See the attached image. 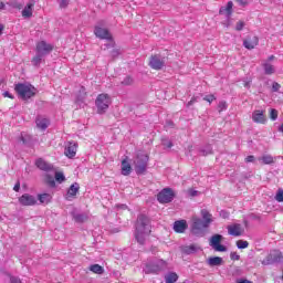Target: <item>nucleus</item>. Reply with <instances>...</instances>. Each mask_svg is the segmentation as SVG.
Masks as SVG:
<instances>
[{"label":"nucleus","mask_w":283,"mask_h":283,"mask_svg":"<svg viewBox=\"0 0 283 283\" xmlns=\"http://www.w3.org/2000/svg\"><path fill=\"white\" fill-rule=\"evenodd\" d=\"M151 233V220L145 214H139L135 223V240L138 244H145V240Z\"/></svg>","instance_id":"obj_1"},{"label":"nucleus","mask_w":283,"mask_h":283,"mask_svg":"<svg viewBox=\"0 0 283 283\" xmlns=\"http://www.w3.org/2000/svg\"><path fill=\"white\" fill-rule=\"evenodd\" d=\"M207 229H209V226H207L202 219L192 217V223L190 227L192 235H196L197 238H205V235H207Z\"/></svg>","instance_id":"obj_2"},{"label":"nucleus","mask_w":283,"mask_h":283,"mask_svg":"<svg viewBox=\"0 0 283 283\" xmlns=\"http://www.w3.org/2000/svg\"><path fill=\"white\" fill-rule=\"evenodd\" d=\"M149 163V156L145 153H138L134 158L133 165L135 167V171L138 176L145 174L147 171V165Z\"/></svg>","instance_id":"obj_3"},{"label":"nucleus","mask_w":283,"mask_h":283,"mask_svg":"<svg viewBox=\"0 0 283 283\" xmlns=\"http://www.w3.org/2000/svg\"><path fill=\"white\" fill-rule=\"evenodd\" d=\"M14 90L23 101H28L29 98H32V96H36V87L31 84H17Z\"/></svg>","instance_id":"obj_4"},{"label":"nucleus","mask_w":283,"mask_h":283,"mask_svg":"<svg viewBox=\"0 0 283 283\" xmlns=\"http://www.w3.org/2000/svg\"><path fill=\"white\" fill-rule=\"evenodd\" d=\"M112 105V97L108 94L102 93L97 95L95 99V107H97V114H106Z\"/></svg>","instance_id":"obj_5"},{"label":"nucleus","mask_w":283,"mask_h":283,"mask_svg":"<svg viewBox=\"0 0 283 283\" xmlns=\"http://www.w3.org/2000/svg\"><path fill=\"white\" fill-rule=\"evenodd\" d=\"M167 269V261L161 259H155L154 261L146 264L144 268L145 273H160V271H165Z\"/></svg>","instance_id":"obj_6"},{"label":"nucleus","mask_w":283,"mask_h":283,"mask_svg":"<svg viewBox=\"0 0 283 283\" xmlns=\"http://www.w3.org/2000/svg\"><path fill=\"white\" fill-rule=\"evenodd\" d=\"M276 262H283L282 252L277 250H272L268 256L262 261L264 266H269V264H275Z\"/></svg>","instance_id":"obj_7"},{"label":"nucleus","mask_w":283,"mask_h":283,"mask_svg":"<svg viewBox=\"0 0 283 283\" xmlns=\"http://www.w3.org/2000/svg\"><path fill=\"white\" fill-rule=\"evenodd\" d=\"M94 34L97 39H102L105 41H112V33L109 30L103 28V23H97L94 28Z\"/></svg>","instance_id":"obj_8"},{"label":"nucleus","mask_w":283,"mask_h":283,"mask_svg":"<svg viewBox=\"0 0 283 283\" xmlns=\"http://www.w3.org/2000/svg\"><path fill=\"white\" fill-rule=\"evenodd\" d=\"M157 200L160 205H167L174 200V190L171 188H165L157 195Z\"/></svg>","instance_id":"obj_9"},{"label":"nucleus","mask_w":283,"mask_h":283,"mask_svg":"<svg viewBox=\"0 0 283 283\" xmlns=\"http://www.w3.org/2000/svg\"><path fill=\"white\" fill-rule=\"evenodd\" d=\"M222 242V234H214L210 239V247L214 249V251L224 252L227 251V247L220 244Z\"/></svg>","instance_id":"obj_10"},{"label":"nucleus","mask_w":283,"mask_h":283,"mask_svg":"<svg viewBox=\"0 0 283 283\" xmlns=\"http://www.w3.org/2000/svg\"><path fill=\"white\" fill-rule=\"evenodd\" d=\"M52 50H54V45H52L45 41L38 42L36 46H35V52H40L42 54V56H48V54H50V52H52Z\"/></svg>","instance_id":"obj_11"},{"label":"nucleus","mask_w":283,"mask_h":283,"mask_svg":"<svg viewBox=\"0 0 283 283\" xmlns=\"http://www.w3.org/2000/svg\"><path fill=\"white\" fill-rule=\"evenodd\" d=\"M149 66L153 70H163V67H165V57L160 55H151Z\"/></svg>","instance_id":"obj_12"},{"label":"nucleus","mask_w":283,"mask_h":283,"mask_svg":"<svg viewBox=\"0 0 283 283\" xmlns=\"http://www.w3.org/2000/svg\"><path fill=\"white\" fill-rule=\"evenodd\" d=\"M258 43H260V39L255 35H248L247 39L243 40V46L245 50H255V48H258Z\"/></svg>","instance_id":"obj_13"},{"label":"nucleus","mask_w":283,"mask_h":283,"mask_svg":"<svg viewBox=\"0 0 283 283\" xmlns=\"http://www.w3.org/2000/svg\"><path fill=\"white\" fill-rule=\"evenodd\" d=\"M19 202L22 207H33L36 203V199L30 193H24L19 198Z\"/></svg>","instance_id":"obj_14"},{"label":"nucleus","mask_w":283,"mask_h":283,"mask_svg":"<svg viewBox=\"0 0 283 283\" xmlns=\"http://www.w3.org/2000/svg\"><path fill=\"white\" fill-rule=\"evenodd\" d=\"M36 3V1L34 0H30L27 6L24 7V9L22 10V17L23 19H32V14L34 12V4Z\"/></svg>","instance_id":"obj_15"},{"label":"nucleus","mask_w":283,"mask_h":283,"mask_svg":"<svg viewBox=\"0 0 283 283\" xmlns=\"http://www.w3.org/2000/svg\"><path fill=\"white\" fill-rule=\"evenodd\" d=\"M78 149V145L74 142H69L67 146L65 147L64 154L67 158H74L76 156V151Z\"/></svg>","instance_id":"obj_16"},{"label":"nucleus","mask_w":283,"mask_h":283,"mask_svg":"<svg viewBox=\"0 0 283 283\" xmlns=\"http://www.w3.org/2000/svg\"><path fill=\"white\" fill-rule=\"evenodd\" d=\"M81 190V185L78 182H74L70 186L67 193H66V200H74L76 198V193Z\"/></svg>","instance_id":"obj_17"},{"label":"nucleus","mask_w":283,"mask_h":283,"mask_svg":"<svg viewBox=\"0 0 283 283\" xmlns=\"http://www.w3.org/2000/svg\"><path fill=\"white\" fill-rule=\"evenodd\" d=\"M243 231L244 230L242 229V226L240 223L228 226V233L230 235H234V238L242 235Z\"/></svg>","instance_id":"obj_18"},{"label":"nucleus","mask_w":283,"mask_h":283,"mask_svg":"<svg viewBox=\"0 0 283 283\" xmlns=\"http://www.w3.org/2000/svg\"><path fill=\"white\" fill-rule=\"evenodd\" d=\"M253 123H258L264 125L266 123V115H264V111H254L252 113Z\"/></svg>","instance_id":"obj_19"},{"label":"nucleus","mask_w":283,"mask_h":283,"mask_svg":"<svg viewBox=\"0 0 283 283\" xmlns=\"http://www.w3.org/2000/svg\"><path fill=\"white\" fill-rule=\"evenodd\" d=\"M187 228L188 226L186 220H178L174 223V231H176V233H185V231H187Z\"/></svg>","instance_id":"obj_20"},{"label":"nucleus","mask_w":283,"mask_h":283,"mask_svg":"<svg viewBox=\"0 0 283 283\" xmlns=\"http://www.w3.org/2000/svg\"><path fill=\"white\" fill-rule=\"evenodd\" d=\"M86 98H87V92L85 91V87L82 86L76 95L75 103L81 107V105L85 103Z\"/></svg>","instance_id":"obj_21"},{"label":"nucleus","mask_w":283,"mask_h":283,"mask_svg":"<svg viewBox=\"0 0 283 283\" xmlns=\"http://www.w3.org/2000/svg\"><path fill=\"white\" fill-rule=\"evenodd\" d=\"M201 218H202V222H205L208 227H211V222H213V216L210 213L209 210L202 209Z\"/></svg>","instance_id":"obj_22"},{"label":"nucleus","mask_w":283,"mask_h":283,"mask_svg":"<svg viewBox=\"0 0 283 283\" xmlns=\"http://www.w3.org/2000/svg\"><path fill=\"white\" fill-rule=\"evenodd\" d=\"M36 123V127H39V129H48V127L50 126V119L42 117V116H38L35 119Z\"/></svg>","instance_id":"obj_23"},{"label":"nucleus","mask_w":283,"mask_h":283,"mask_svg":"<svg viewBox=\"0 0 283 283\" xmlns=\"http://www.w3.org/2000/svg\"><path fill=\"white\" fill-rule=\"evenodd\" d=\"M219 13L226 14L227 17H231V14L233 13V2L229 1L226 7H222L219 10Z\"/></svg>","instance_id":"obj_24"},{"label":"nucleus","mask_w":283,"mask_h":283,"mask_svg":"<svg viewBox=\"0 0 283 283\" xmlns=\"http://www.w3.org/2000/svg\"><path fill=\"white\" fill-rule=\"evenodd\" d=\"M35 165H36V168L41 169L42 171H51V169H52V165L48 164L43 159H38L35 161Z\"/></svg>","instance_id":"obj_25"},{"label":"nucleus","mask_w":283,"mask_h":283,"mask_svg":"<svg viewBox=\"0 0 283 283\" xmlns=\"http://www.w3.org/2000/svg\"><path fill=\"white\" fill-rule=\"evenodd\" d=\"M132 174V164L127 159L122 160V175L129 176Z\"/></svg>","instance_id":"obj_26"},{"label":"nucleus","mask_w":283,"mask_h":283,"mask_svg":"<svg viewBox=\"0 0 283 283\" xmlns=\"http://www.w3.org/2000/svg\"><path fill=\"white\" fill-rule=\"evenodd\" d=\"M262 67L264 70V74L266 75L275 74V66L271 64V62L269 61L263 62Z\"/></svg>","instance_id":"obj_27"},{"label":"nucleus","mask_w":283,"mask_h":283,"mask_svg":"<svg viewBox=\"0 0 283 283\" xmlns=\"http://www.w3.org/2000/svg\"><path fill=\"white\" fill-rule=\"evenodd\" d=\"M200 248L198 245L191 244V245H184L181 247V251L186 253V255H191L192 253H197V251Z\"/></svg>","instance_id":"obj_28"},{"label":"nucleus","mask_w":283,"mask_h":283,"mask_svg":"<svg viewBox=\"0 0 283 283\" xmlns=\"http://www.w3.org/2000/svg\"><path fill=\"white\" fill-rule=\"evenodd\" d=\"M43 59H45V55H43V53L35 52V56L32 59L31 63H32V65H34V67H39V65H41Z\"/></svg>","instance_id":"obj_29"},{"label":"nucleus","mask_w":283,"mask_h":283,"mask_svg":"<svg viewBox=\"0 0 283 283\" xmlns=\"http://www.w3.org/2000/svg\"><path fill=\"white\" fill-rule=\"evenodd\" d=\"M209 266H222V258L220 256H212L208 259Z\"/></svg>","instance_id":"obj_30"},{"label":"nucleus","mask_w":283,"mask_h":283,"mask_svg":"<svg viewBox=\"0 0 283 283\" xmlns=\"http://www.w3.org/2000/svg\"><path fill=\"white\" fill-rule=\"evenodd\" d=\"M258 160L262 163V165H273L275 163L271 155H263L262 157H259Z\"/></svg>","instance_id":"obj_31"},{"label":"nucleus","mask_w":283,"mask_h":283,"mask_svg":"<svg viewBox=\"0 0 283 283\" xmlns=\"http://www.w3.org/2000/svg\"><path fill=\"white\" fill-rule=\"evenodd\" d=\"M88 269L92 271V273H96L97 275H103V273H105V269H103V266L99 264H93Z\"/></svg>","instance_id":"obj_32"},{"label":"nucleus","mask_w":283,"mask_h":283,"mask_svg":"<svg viewBox=\"0 0 283 283\" xmlns=\"http://www.w3.org/2000/svg\"><path fill=\"white\" fill-rule=\"evenodd\" d=\"M166 283H176L178 282V274L176 272H170L165 276Z\"/></svg>","instance_id":"obj_33"},{"label":"nucleus","mask_w":283,"mask_h":283,"mask_svg":"<svg viewBox=\"0 0 283 283\" xmlns=\"http://www.w3.org/2000/svg\"><path fill=\"white\" fill-rule=\"evenodd\" d=\"M50 200H52V196L50 193L39 195V201L41 202V205H48Z\"/></svg>","instance_id":"obj_34"},{"label":"nucleus","mask_w":283,"mask_h":283,"mask_svg":"<svg viewBox=\"0 0 283 283\" xmlns=\"http://www.w3.org/2000/svg\"><path fill=\"white\" fill-rule=\"evenodd\" d=\"M75 222H87L90 220V217L86 213H78L74 216Z\"/></svg>","instance_id":"obj_35"},{"label":"nucleus","mask_w":283,"mask_h":283,"mask_svg":"<svg viewBox=\"0 0 283 283\" xmlns=\"http://www.w3.org/2000/svg\"><path fill=\"white\" fill-rule=\"evenodd\" d=\"M45 182L50 187H56V182L54 181V177L51 176L50 174H45Z\"/></svg>","instance_id":"obj_36"},{"label":"nucleus","mask_w":283,"mask_h":283,"mask_svg":"<svg viewBox=\"0 0 283 283\" xmlns=\"http://www.w3.org/2000/svg\"><path fill=\"white\" fill-rule=\"evenodd\" d=\"M120 83L124 87H128L129 85H134V78L132 76H126Z\"/></svg>","instance_id":"obj_37"},{"label":"nucleus","mask_w":283,"mask_h":283,"mask_svg":"<svg viewBox=\"0 0 283 283\" xmlns=\"http://www.w3.org/2000/svg\"><path fill=\"white\" fill-rule=\"evenodd\" d=\"M186 193L189 196V198H196L197 196H200V192L198 190H193V188H189Z\"/></svg>","instance_id":"obj_38"},{"label":"nucleus","mask_w":283,"mask_h":283,"mask_svg":"<svg viewBox=\"0 0 283 283\" xmlns=\"http://www.w3.org/2000/svg\"><path fill=\"white\" fill-rule=\"evenodd\" d=\"M201 156H209V154H213V149L211 146H206V148L200 150Z\"/></svg>","instance_id":"obj_39"},{"label":"nucleus","mask_w":283,"mask_h":283,"mask_svg":"<svg viewBox=\"0 0 283 283\" xmlns=\"http://www.w3.org/2000/svg\"><path fill=\"white\" fill-rule=\"evenodd\" d=\"M274 200H276V202H283V189L280 188L277 191H276V195L274 197Z\"/></svg>","instance_id":"obj_40"},{"label":"nucleus","mask_w":283,"mask_h":283,"mask_svg":"<svg viewBox=\"0 0 283 283\" xmlns=\"http://www.w3.org/2000/svg\"><path fill=\"white\" fill-rule=\"evenodd\" d=\"M55 180L56 182H65V175H63V172H59L56 171L55 172Z\"/></svg>","instance_id":"obj_41"},{"label":"nucleus","mask_w":283,"mask_h":283,"mask_svg":"<svg viewBox=\"0 0 283 283\" xmlns=\"http://www.w3.org/2000/svg\"><path fill=\"white\" fill-rule=\"evenodd\" d=\"M238 249H247L249 248V241L239 240L237 241Z\"/></svg>","instance_id":"obj_42"},{"label":"nucleus","mask_w":283,"mask_h":283,"mask_svg":"<svg viewBox=\"0 0 283 283\" xmlns=\"http://www.w3.org/2000/svg\"><path fill=\"white\" fill-rule=\"evenodd\" d=\"M20 140L23 143V145H28L31 140V137H30V135L21 134Z\"/></svg>","instance_id":"obj_43"},{"label":"nucleus","mask_w":283,"mask_h":283,"mask_svg":"<svg viewBox=\"0 0 283 283\" xmlns=\"http://www.w3.org/2000/svg\"><path fill=\"white\" fill-rule=\"evenodd\" d=\"M277 109H275V108H272V109H270V118H271V120H277Z\"/></svg>","instance_id":"obj_44"},{"label":"nucleus","mask_w":283,"mask_h":283,"mask_svg":"<svg viewBox=\"0 0 283 283\" xmlns=\"http://www.w3.org/2000/svg\"><path fill=\"white\" fill-rule=\"evenodd\" d=\"M244 25H245L244 21L237 22L235 24L237 32H241V30H244Z\"/></svg>","instance_id":"obj_45"},{"label":"nucleus","mask_w":283,"mask_h":283,"mask_svg":"<svg viewBox=\"0 0 283 283\" xmlns=\"http://www.w3.org/2000/svg\"><path fill=\"white\" fill-rule=\"evenodd\" d=\"M163 145L165 147H168V149H171V147H174V144L169 139H163Z\"/></svg>","instance_id":"obj_46"},{"label":"nucleus","mask_w":283,"mask_h":283,"mask_svg":"<svg viewBox=\"0 0 283 283\" xmlns=\"http://www.w3.org/2000/svg\"><path fill=\"white\" fill-rule=\"evenodd\" d=\"M203 101H207V103H213V101H216V96L214 95H207L203 97Z\"/></svg>","instance_id":"obj_47"},{"label":"nucleus","mask_w":283,"mask_h":283,"mask_svg":"<svg viewBox=\"0 0 283 283\" xmlns=\"http://www.w3.org/2000/svg\"><path fill=\"white\" fill-rule=\"evenodd\" d=\"M218 107H219V112H224V109H227V102L224 101L220 102Z\"/></svg>","instance_id":"obj_48"},{"label":"nucleus","mask_w":283,"mask_h":283,"mask_svg":"<svg viewBox=\"0 0 283 283\" xmlns=\"http://www.w3.org/2000/svg\"><path fill=\"white\" fill-rule=\"evenodd\" d=\"M280 87H281L280 83L273 82L272 84L273 92H280Z\"/></svg>","instance_id":"obj_49"},{"label":"nucleus","mask_w":283,"mask_h":283,"mask_svg":"<svg viewBox=\"0 0 283 283\" xmlns=\"http://www.w3.org/2000/svg\"><path fill=\"white\" fill-rule=\"evenodd\" d=\"M193 103H198V96H193V97L187 103V107H191V105H193Z\"/></svg>","instance_id":"obj_50"},{"label":"nucleus","mask_w":283,"mask_h":283,"mask_svg":"<svg viewBox=\"0 0 283 283\" xmlns=\"http://www.w3.org/2000/svg\"><path fill=\"white\" fill-rule=\"evenodd\" d=\"M67 6H70V1L69 0H62L60 2V8H67Z\"/></svg>","instance_id":"obj_51"},{"label":"nucleus","mask_w":283,"mask_h":283,"mask_svg":"<svg viewBox=\"0 0 283 283\" xmlns=\"http://www.w3.org/2000/svg\"><path fill=\"white\" fill-rule=\"evenodd\" d=\"M245 163H255V156L250 155L245 158Z\"/></svg>","instance_id":"obj_52"},{"label":"nucleus","mask_w":283,"mask_h":283,"mask_svg":"<svg viewBox=\"0 0 283 283\" xmlns=\"http://www.w3.org/2000/svg\"><path fill=\"white\" fill-rule=\"evenodd\" d=\"M10 283H21V280L17 276H11L10 277Z\"/></svg>","instance_id":"obj_53"},{"label":"nucleus","mask_w":283,"mask_h":283,"mask_svg":"<svg viewBox=\"0 0 283 283\" xmlns=\"http://www.w3.org/2000/svg\"><path fill=\"white\" fill-rule=\"evenodd\" d=\"M3 96H4V98H14V95H12L10 92H8V91H6L4 93H3Z\"/></svg>","instance_id":"obj_54"},{"label":"nucleus","mask_w":283,"mask_h":283,"mask_svg":"<svg viewBox=\"0 0 283 283\" xmlns=\"http://www.w3.org/2000/svg\"><path fill=\"white\" fill-rule=\"evenodd\" d=\"M20 189H21V182H17L15 185H14V187H13V191H20Z\"/></svg>","instance_id":"obj_55"},{"label":"nucleus","mask_w":283,"mask_h":283,"mask_svg":"<svg viewBox=\"0 0 283 283\" xmlns=\"http://www.w3.org/2000/svg\"><path fill=\"white\" fill-rule=\"evenodd\" d=\"M231 259H232V260H240V254H238V253H231Z\"/></svg>","instance_id":"obj_56"},{"label":"nucleus","mask_w":283,"mask_h":283,"mask_svg":"<svg viewBox=\"0 0 283 283\" xmlns=\"http://www.w3.org/2000/svg\"><path fill=\"white\" fill-rule=\"evenodd\" d=\"M220 216H222V218H229V212L227 211H221Z\"/></svg>","instance_id":"obj_57"},{"label":"nucleus","mask_w":283,"mask_h":283,"mask_svg":"<svg viewBox=\"0 0 283 283\" xmlns=\"http://www.w3.org/2000/svg\"><path fill=\"white\" fill-rule=\"evenodd\" d=\"M18 1L17 0H14V1H12L11 3H7L8 6H12V8H14V6H18Z\"/></svg>","instance_id":"obj_58"},{"label":"nucleus","mask_w":283,"mask_h":283,"mask_svg":"<svg viewBox=\"0 0 283 283\" xmlns=\"http://www.w3.org/2000/svg\"><path fill=\"white\" fill-rule=\"evenodd\" d=\"M0 10H6V2L0 1Z\"/></svg>","instance_id":"obj_59"},{"label":"nucleus","mask_w":283,"mask_h":283,"mask_svg":"<svg viewBox=\"0 0 283 283\" xmlns=\"http://www.w3.org/2000/svg\"><path fill=\"white\" fill-rule=\"evenodd\" d=\"M240 6H247V0H238Z\"/></svg>","instance_id":"obj_60"},{"label":"nucleus","mask_w":283,"mask_h":283,"mask_svg":"<svg viewBox=\"0 0 283 283\" xmlns=\"http://www.w3.org/2000/svg\"><path fill=\"white\" fill-rule=\"evenodd\" d=\"M14 8H17L18 10H21V8H23V4L19 3L17 6H14Z\"/></svg>","instance_id":"obj_61"},{"label":"nucleus","mask_w":283,"mask_h":283,"mask_svg":"<svg viewBox=\"0 0 283 283\" xmlns=\"http://www.w3.org/2000/svg\"><path fill=\"white\" fill-rule=\"evenodd\" d=\"M3 34V24H0V36Z\"/></svg>","instance_id":"obj_62"},{"label":"nucleus","mask_w":283,"mask_h":283,"mask_svg":"<svg viewBox=\"0 0 283 283\" xmlns=\"http://www.w3.org/2000/svg\"><path fill=\"white\" fill-rule=\"evenodd\" d=\"M273 59H275V55H271V56L268 59L269 63H271V61H273Z\"/></svg>","instance_id":"obj_63"},{"label":"nucleus","mask_w":283,"mask_h":283,"mask_svg":"<svg viewBox=\"0 0 283 283\" xmlns=\"http://www.w3.org/2000/svg\"><path fill=\"white\" fill-rule=\"evenodd\" d=\"M244 87H250L249 82H245V83H244Z\"/></svg>","instance_id":"obj_64"}]
</instances>
